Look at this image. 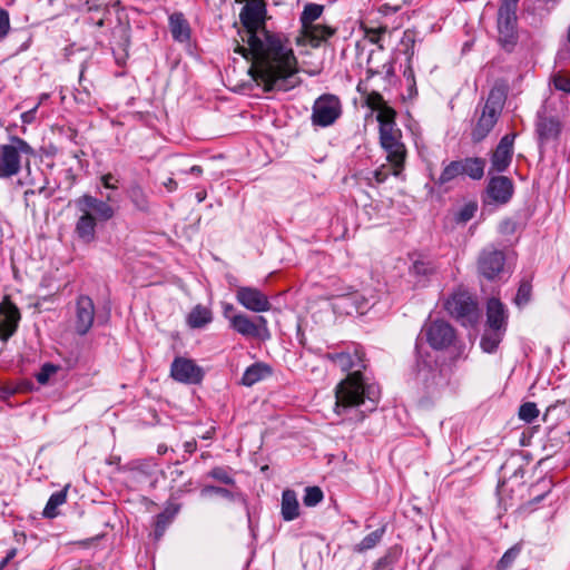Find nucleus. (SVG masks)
I'll return each mask as SVG.
<instances>
[{
    "mask_svg": "<svg viewBox=\"0 0 570 570\" xmlns=\"http://www.w3.org/2000/svg\"><path fill=\"white\" fill-rule=\"evenodd\" d=\"M266 8L250 0L240 10L243 26L235 39L234 52L250 61L249 73L265 91H288L298 83L297 61L291 47L269 32L265 23Z\"/></svg>",
    "mask_w": 570,
    "mask_h": 570,
    "instance_id": "f257e3e1",
    "label": "nucleus"
},
{
    "mask_svg": "<svg viewBox=\"0 0 570 570\" xmlns=\"http://www.w3.org/2000/svg\"><path fill=\"white\" fill-rule=\"evenodd\" d=\"M326 357L341 371H351L335 387V412L342 415L352 407L361 409L363 414L374 411L381 390L377 384L367 382L362 374V370L366 367L363 351L354 347L353 351L327 353Z\"/></svg>",
    "mask_w": 570,
    "mask_h": 570,
    "instance_id": "f03ea898",
    "label": "nucleus"
},
{
    "mask_svg": "<svg viewBox=\"0 0 570 570\" xmlns=\"http://www.w3.org/2000/svg\"><path fill=\"white\" fill-rule=\"evenodd\" d=\"M380 144L386 153V160L390 167L382 165L375 170H368L360 174V179L368 186H375L384 183L390 175L397 176L403 167L406 157L405 145L402 141V131L396 126L395 117L389 110L383 111L377 117Z\"/></svg>",
    "mask_w": 570,
    "mask_h": 570,
    "instance_id": "7ed1b4c3",
    "label": "nucleus"
},
{
    "mask_svg": "<svg viewBox=\"0 0 570 570\" xmlns=\"http://www.w3.org/2000/svg\"><path fill=\"white\" fill-rule=\"evenodd\" d=\"M110 199V196L102 200L88 194L76 199L79 216L73 232L79 242L86 245L94 243L97 238V222H107L115 216V209L108 204Z\"/></svg>",
    "mask_w": 570,
    "mask_h": 570,
    "instance_id": "20e7f679",
    "label": "nucleus"
},
{
    "mask_svg": "<svg viewBox=\"0 0 570 570\" xmlns=\"http://www.w3.org/2000/svg\"><path fill=\"white\" fill-rule=\"evenodd\" d=\"M505 94L500 88H492L487 101L476 118L475 125L471 131V138L474 142L482 141L494 128L503 109Z\"/></svg>",
    "mask_w": 570,
    "mask_h": 570,
    "instance_id": "39448f33",
    "label": "nucleus"
},
{
    "mask_svg": "<svg viewBox=\"0 0 570 570\" xmlns=\"http://www.w3.org/2000/svg\"><path fill=\"white\" fill-rule=\"evenodd\" d=\"M444 308L463 326H474L481 317L478 302L463 288L453 291L445 298Z\"/></svg>",
    "mask_w": 570,
    "mask_h": 570,
    "instance_id": "423d86ee",
    "label": "nucleus"
},
{
    "mask_svg": "<svg viewBox=\"0 0 570 570\" xmlns=\"http://www.w3.org/2000/svg\"><path fill=\"white\" fill-rule=\"evenodd\" d=\"M428 344L438 351L448 350L456 344L455 330L443 320H433L424 323L421 334Z\"/></svg>",
    "mask_w": 570,
    "mask_h": 570,
    "instance_id": "0eeeda50",
    "label": "nucleus"
},
{
    "mask_svg": "<svg viewBox=\"0 0 570 570\" xmlns=\"http://www.w3.org/2000/svg\"><path fill=\"white\" fill-rule=\"evenodd\" d=\"M21 154L30 155L32 149L20 138L13 139L10 145H0V178H9L19 173Z\"/></svg>",
    "mask_w": 570,
    "mask_h": 570,
    "instance_id": "6e6552de",
    "label": "nucleus"
},
{
    "mask_svg": "<svg viewBox=\"0 0 570 570\" xmlns=\"http://www.w3.org/2000/svg\"><path fill=\"white\" fill-rule=\"evenodd\" d=\"M342 115V104L337 96L324 94L320 96L312 108V124L317 127L332 126Z\"/></svg>",
    "mask_w": 570,
    "mask_h": 570,
    "instance_id": "1a4fd4ad",
    "label": "nucleus"
},
{
    "mask_svg": "<svg viewBox=\"0 0 570 570\" xmlns=\"http://www.w3.org/2000/svg\"><path fill=\"white\" fill-rule=\"evenodd\" d=\"M170 376L176 382L196 385L203 381L205 372L194 360L177 356L170 365Z\"/></svg>",
    "mask_w": 570,
    "mask_h": 570,
    "instance_id": "9d476101",
    "label": "nucleus"
},
{
    "mask_svg": "<svg viewBox=\"0 0 570 570\" xmlns=\"http://www.w3.org/2000/svg\"><path fill=\"white\" fill-rule=\"evenodd\" d=\"M505 255L493 246L484 248L478 258L479 273L489 281L500 278L504 272Z\"/></svg>",
    "mask_w": 570,
    "mask_h": 570,
    "instance_id": "9b49d317",
    "label": "nucleus"
},
{
    "mask_svg": "<svg viewBox=\"0 0 570 570\" xmlns=\"http://www.w3.org/2000/svg\"><path fill=\"white\" fill-rule=\"evenodd\" d=\"M235 297L238 304L255 313L267 312L272 307L268 296L257 287L238 286Z\"/></svg>",
    "mask_w": 570,
    "mask_h": 570,
    "instance_id": "f8f14e48",
    "label": "nucleus"
},
{
    "mask_svg": "<svg viewBox=\"0 0 570 570\" xmlns=\"http://www.w3.org/2000/svg\"><path fill=\"white\" fill-rule=\"evenodd\" d=\"M499 40L502 45H513L517 35L515 8L512 3H503L498 12Z\"/></svg>",
    "mask_w": 570,
    "mask_h": 570,
    "instance_id": "ddd939ff",
    "label": "nucleus"
},
{
    "mask_svg": "<svg viewBox=\"0 0 570 570\" xmlns=\"http://www.w3.org/2000/svg\"><path fill=\"white\" fill-rule=\"evenodd\" d=\"M535 132L540 147L554 142L561 132V122L553 116H548L546 111H539L537 115Z\"/></svg>",
    "mask_w": 570,
    "mask_h": 570,
    "instance_id": "4468645a",
    "label": "nucleus"
},
{
    "mask_svg": "<svg viewBox=\"0 0 570 570\" xmlns=\"http://www.w3.org/2000/svg\"><path fill=\"white\" fill-rule=\"evenodd\" d=\"M515 137L517 134L512 132L504 135L500 139L497 148L494 149L491 156L492 171L503 173L509 168L514 153L513 145Z\"/></svg>",
    "mask_w": 570,
    "mask_h": 570,
    "instance_id": "2eb2a0df",
    "label": "nucleus"
},
{
    "mask_svg": "<svg viewBox=\"0 0 570 570\" xmlns=\"http://www.w3.org/2000/svg\"><path fill=\"white\" fill-rule=\"evenodd\" d=\"M230 327L238 334L246 337H261L263 332L267 333V321L264 316H257L252 321L247 315L238 313L230 317Z\"/></svg>",
    "mask_w": 570,
    "mask_h": 570,
    "instance_id": "dca6fc26",
    "label": "nucleus"
},
{
    "mask_svg": "<svg viewBox=\"0 0 570 570\" xmlns=\"http://www.w3.org/2000/svg\"><path fill=\"white\" fill-rule=\"evenodd\" d=\"M95 320V304L87 295H80L76 302L75 331L79 335H86Z\"/></svg>",
    "mask_w": 570,
    "mask_h": 570,
    "instance_id": "f3484780",
    "label": "nucleus"
},
{
    "mask_svg": "<svg viewBox=\"0 0 570 570\" xmlns=\"http://www.w3.org/2000/svg\"><path fill=\"white\" fill-rule=\"evenodd\" d=\"M416 381L422 384L424 392L431 396H438L448 385V379L443 373L425 366L416 373Z\"/></svg>",
    "mask_w": 570,
    "mask_h": 570,
    "instance_id": "a211bd4d",
    "label": "nucleus"
},
{
    "mask_svg": "<svg viewBox=\"0 0 570 570\" xmlns=\"http://www.w3.org/2000/svg\"><path fill=\"white\" fill-rule=\"evenodd\" d=\"M487 193L495 204H507L513 195V183L505 176L492 177L488 184Z\"/></svg>",
    "mask_w": 570,
    "mask_h": 570,
    "instance_id": "6ab92c4d",
    "label": "nucleus"
},
{
    "mask_svg": "<svg viewBox=\"0 0 570 570\" xmlns=\"http://www.w3.org/2000/svg\"><path fill=\"white\" fill-rule=\"evenodd\" d=\"M20 314L18 308L10 302L3 301L0 304V337L8 340L17 330Z\"/></svg>",
    "mask_w": 570,
    "mask_h": 570,
    "instance_id": "aec40b11",
    "label": "nucleus"
},
{
    "mask_svg": "<svg viewBox=\"0 0 570 570\" xmlns=\"http://www.w3.org/2000/svg\"><path fill=\"white\" fill-rule=\"evenodd\" d=\"M508 314L504 305L498 298H490L487 304V325L490 330L505 332Z\"/></svg>",
    "mask_w": 570,
    "mask_h": 570,
    "instance_id": "412c9836",
    "label": "nucleus"
},
{
    "mask_svg": "<svg viewBox=\"0 0 570 570\" xmlns=\"http://www.w3.org/2000/svg\"><path fill=\"white\" fill-rule=\"evenodd\" d=\"M302 38L313 48H318L334 36L335 29L323 23H315L301 31Z\"/></svg>",
    "mask_w": 570,
    "mask_h": 570,
    "instance_id": "4be33fe9",
    "label": "nucleus"
},
{
    "mask_svg": "<svg viewBox=\"0 0 570 570\" xmlns=\"http://www.w3.org/2000/svg\"><path fill=\"white\" fill-rule=\"evenodd\" d=\"M157 463L154 459H139L128 462L124 470L131 473V479L141 482L150 479L155 473Z\"/></svg>",
    "mask_w": 570,
    "mask_h": 570,
    "instance_id": "5701e85b",
    "label": "nucleus"
},
{
    "mask_svg": "<svg viewBox=\"0 0 570 570\" xmlns=\"http://www.w3.org/2000/svg\"><path fill=\"white\" fill-rule=\"evenodd\" d=\"M169 29L175 41L186 42L190 39V26L183 12L169 16Z\"/></svg>",
    "mask_w": 570,
    "mask_h": 570,
    "instance_id": "b1692460",
    "label": "nucleus"
},
{
    "mask_svg": "<svg viewBox=\"0 0 570 570\" xmlns=\"http://www.w3.org/2000/svg\"><path fill=\"white\" fill-rule=\"evenodd\" d=\"M180 510V505L178 503L168 502L164 510L156 515L155 520V537L159 539L167 527L171 523L174 518Z\"/></svg>",
    "mask_w": 570,
    "mask_h": 570,
    "instance_id": "393cba45",
    "label": "nucleus"
},
{
    "mask_svg": "<svg viewBox=\"0 0 570 570\" xmlns=\"http://www.w3.org/2000/svg\"><path fill=\"white\" fill-rule=\"evenodd\" d=\"M271 373L272 368L267 364L256 362L245 370L242 376V384L245 386H252L268 376Z\"/></svg>",
    "mask_w": 570,
    "mask_h": 570,
    "instance_id": "a878e982",
    "label": "nucleus"
},
{
    "mask_svg": "<svg viewBox=\"0 0 570 570\" xmlns=\"http://www.w3.org/2000/svg\"><path fill=\"white\" fill-rule=\"evenodd\" d=\"M282 518L293 521L299 515V504L293 490H285L282 494Z\"/></svg>",
    "mask_w": 570,
    "mask_h": 570,
    "instance_id": "bb28decb",
    "label": "nucleus"
},
{
    "mask_svg": "<svg viewBox=\"0 0 570 570\" xmlns=\"http://www.w3.org/2000/svg\"><path fill=\"white\" fill-rule=\"evenodd\" d=\"M462 165V176L480 180L484 176L485 160L480 157H468L459 160Z\"/></svg>",
    "mask_w": 570,
    "mask_h": 570,
    "instance_id": "cd10ccee",
    "label": "nucleus"
},
{
    "mask_svg": "<svg viewBox=\"0 0 570 570\" xmlns=\"http://www.w3.org/2000/svg\"><path fill=\"white\" fill-rule=\"evenodd\" d=\"M213 321L212 311L204 305H196L187 316V324L191 328H202Z\"/></svg>",
    "mask_w": 570,
    "mask_h": 570,
    "instance_id": "c85d7f7f",
    "label": "nucleus"
},
{
    "mask_svg": "<svg viewBox=\"0 0 570 570\" xmlns=\"http://www.w3.org/2000/svg\"><path fill=\"white\" fill-rule=\"evenodd\" d=\"M367 304L368 302L363 295L358 293H351L338 297L335 306H343L345 307V312L351 314L353 311L352 308H348L350 306H353L356 313H363L367 307Z\"/></svg>",
    "mask_w": 570,
    "mask_h": 570,
    "instance_id": "c756f323",
    "label": "nucleus"
},
{
    "mask_svg": "<svg viewBox=\"0 0 570 570\" xmlns=\"http://www.w3.org/2000/svg\"><path fill=\"white\" fill-rule=\"evenodd\" d=\"M68 487L52 493L43 509L42 515L47 519H53L58 515V508L67 501Z\"/></svg>",
    "mask_w": 570,
    "mask_h": 570,
    "instance_id": "7c9ffc66",
    "label": "nucleus"
},
{
    "mask_svg": "<svg viewBox=\"0 0 570 570\" xmlns=\"http://www.w3.org/2000/svg\"><path fill=\"white\" fill-rule=\"evenodd\" d=\"M128 197L136 209L148 212L149 199L144 188L139 184H131L127 190Z\"/></svg>",
    "mask_w": 570,
    "mask_h": 570,
    "instance_id": "2f4dec72",
    "label": "nucleus"
},
{
    "mask_svg": "<svg viewBox=\"0 0 570 570\" xmlns=\"http://www.w3.org/2000/svg\"><path fill=\"white\" fill-rule=\"evenodd\" d=\"M324 11V6L318 3H307L301 13L299 21L302 29L308 28L312 24L317 23L316 20L321 18Z\"/></svg>",
    "mask_w": 570,
    "mask_h": 570,
    "instance_id": "473e14b6",
    "label": "nucleus"
},
{
    "mask_svg": "<svg viewBox=\"0 0 570 570\" xmlns=\"http://www.w3.org/2000/svg\"><path fill=\"white\" fill-rule=\"evenodd\" d=\"M436 269L438 265L434 261L424 256H419L413 261L410 272L415 276H430L434 274Z\"/></svg>",
    "mask_w": 570,
    "mask_h": 570,
    "instance_id": "72a5a7b5",
    "label": "nucleus"
},
{
    "mask_svg": "<svg viewBox=\"0 0 570 570\" xmlns=\"http://www.w3.org/2000/svg\"><path fill=\"white\" fill-rule=\"evenodd\" d=\"M504 332L488 328L481 337L480 346L485 353H493L503 338Z\"/></svg>",
    "mask_w": 570,
    "mask_h": 570,
    "instance_id": "f704fd0d",
    "label": "nucleus"
},
{
    "mask_svg": "<svg viewBox=\"0 0 570 570\" xmlns=\"http://www.w3.org/2000/svg\"><path fill=\"white\" fill-rule=\"evenodd\" d=\"M401 552L400 547H391L385 554L374 563L373 570H393L401 557Z\"/></svg>",
    "mask_w": 570,
    "mask_h": 570,
    "instance_id": "c9c22d12",
    "label": "nucleus"
},
{
    "mask_svg": "<svg viewBox=\"0 0 570 570\" xmlns=\"http://www.w3.org/2000/svg\"><path fill=\"white\" fill-rule=\"evenodd\" d=\"M462 165L459 160H453L446 164L439 176V178L435 180V184L439 186H444L449 184L450 181L454 180L456 177L462 176Z\"/></svg>",
    "mask_w": 570,
    "mask_h": 570,
    "instance_id": "e433bc0d",
    "label": "nucleus"
},
{
    "mask_svg": "<svg viewBox=\"0 0 570 570\" xmlns=\"http://www.w3.org/2000/svg\"><path fill=\"white\" fill-rule=\"evenodd\" d=\"M385 533V529L384 528H381V529H376L375 531L368 533L367 535H365L360 543H357L354 548L355 551L357 552H364V551H367L370 549H373L374 547H376L383 535Z\"/></svg>",
    "mask_w": 570,
    "mask_h": 570,
    "instance_id": "4c0bfd02",
    "label": "nucleus"
},
{
    "mask_svg": "<svg viewBox=\"0 0 570 570\" xmlns=\"http://www.w3.org/2000/svg\"><path fill=\"white\" fill-rule=\"evenodd\" d=\"M521 552V544H514L510 549H508L502 558L499 560L497 570H508L514 563L515 559L519 557Z\"/></svg>",
    "mask_w": 570,
    "mask_h": 570,
    "instance_id": "58836bf2",
    "label": "nucleus"
},
{
    "mask_svg": "<svg viewBox=\"0 0 570 570\" xmlns=\"http://www.w3.org/2000/svg\"><path fill=\"white\" fill-rule=\"evenodd\" d=\"M367 104L373 110L376 111V118L380 116V114H382L385 110L391 111L393 114V117H396L395 110L392 107H390L383 99V97L377 92H373L368 96Z\"/></svg>",
    "mask_w": 570,
    "mask_h": 570,
    "instance_id": "ea45409f",
    "label": "nucleus"
},
{
    "mask_svg": "<svg viewBox=\"0 0 570 570\" xmlns=\"http://www.w3.org/2000/svg\"><path fill=\"white\" fill-rule=\"evenodd\" d=\"M478 210V205L474 202L464 204L455 214L454 220L456 224H465L471 220Z\"/></svg>",
    "mask_w": 570,
    "mask_h": 570,
    "instance_id": "a19ab883",
    "label": "nucleus"
},
{
    "mask_svg": "<svg viewBox=\"0 0 570 570\" xmlns=\"http://www.w3.org/2000/svg\"><path fill=\"white\" fill-rule=\"evenodd\" d=\"M531 291H532L531 283L529 281H522L519 285V288H518V292H517V295L514 298V303L519 307L528 304L531 298Z\"/></svg>",
    "mask_w": 570,
    "mask_h": 570,
    "instance_id": "79ce46f5",
    "label": "nucleus"
},
{
    "mask_svg": "<svg viewBox=\"0 0 570 570\" xmlns=\"http://www.w3.org/2000/svg\"><path fill=\"white\" fill-rule=\"evenodd\" d=\"M538 416L539 410L533 402H527L519 409V417L527 423L533 422Z\"/></svg>",
    "mask_w": 570,
    "mask_h": 570,
    "instance_id": "37998d69",
    "label": "nucleus"
},
{
    "mask_svg": "<svg viewBox=\"0 0 570 570\" xmlns=\"http://www.w3.org/2000/svg\"><path fill=\"white\" fill-rule=\"evenodd\" d=\"M323 500V492L318 487H307L303 502L306 507H315Z\"/></svg>",
    "mask_w": 570,
    "mask_h": 570,
    "instance_id": "c03bdc74",
    "label": "nucleus"
},
{
    "mask_svg": "<svg viewBox=\"0 0 570 570\" xmlns=\"http://www.w3.org/2000/svg\"><path fill=\"white\" fill-rule=\"evenodd\" d=\"M208 475L224 484H234V478L228 468L217 466L208 472Z\"/></svg>",
    "mask_w": 570,
    "mask_h": 570,
    "instance_id": "a18cd8bd",
    "label": "nucleus"
},
{
    "mask_svg": "<svg viewBox=\"0 0 570 570\" xmlns=\"http://www.w3.org/2000/svg\"><path fill=\"white\" fill-rule=\"evenodd\" d=\"M364 30L365 38L372 42L377 45L380 42L381 36L384 35L387 31L386 26H381L379 28H370L366 26L362 27Z\"/></svg>",
    "mask_w": 570,
    "mask_h": 570,
    "instance_id": "49530a36",
    "label": "nucleus"
},
{
    "mask_svg": "<svg viewBox=\"0 0 570 570\" xmlns=\"http://www.w3.org/2000/svg\"><path fill=\"white\" fill-rule=\"evenodd\" d=\"M57 371L58 366L51 363H46L41 366L40 372L37 374V381L41 384H45Z\"/></svg>",
    "mask_w": 570,
    "mask_h": 570,
    "instance_id": "de8ad7c7",
    "label": "nucleus"
},
{
    "mask_svg": "<svg viewBox=\"0 0 570 570\" xmlns=\"http://www.w3.org/2000/svg\"><path fill=\"white\" fill-rule=\"evenodd\" d=\"M402 45L406 47V53L409 55V62L411 61L412 56L414 55V45H415V38L414 35L406 30L402 38Z\"/></svg>",
    "mask_w": 570,
    "mask_h": 570,
    "instance_id": "09e8293b",
    "label": "nucleus"
},
{
    "mask_svg": "<svg viewBox=\"0 0 570 570\" xmlns=\"http://www.w3.org/2000/svg\"><path fill=\"white\" fill-rule=\"evenodd\" d=\"M10 30V18L7 10L0 7V39H3Z\"/></svg>",
    "mask_w": 570,
    "mask_h": 570,
    "instance_id": "8fccbe9b",
    "label": "nucleus"
},
{
    "mask_svg": "<svg viewBox=\"0 0 570 570\" xmlns=\"http://www.w3.org/2000/svg\"><path fill=\"white\" fill-rule=\"evenodd\" d=\"M553 85L556 89L570 94V78L562 75H556L553 77Z\"/></svg>",
    "mask_w": 570,
    "mask_h": 570,
    "instance_id": "3c124183",
    "label": "nucleus"
},
{
    "mask_svg": "<svg viewBox=\"0 0 570 570\" xmlns=\"http://www.w3.org/2000/svg\"><path fill=\"white\" fill-rule=\"evenodd\" d=\"M203 494H210V493H214V494H217V495H220V497H224V498H230L232 497V492L225 488H220V487H214V485H207L203 489L202 491Z\"/></svg>",
    "mask_w": 570,
    "mask_h": 570,
    "instance_id": "603ef678",
    "label": "nucleus"
},
{
    "mask_svg": "<svg viewBox=\"0 0 570 570\" xmlns=\"http://www.w3.org/2000/svg\"><path fill=\"white\" fill-rule=\"evenodd\" d=\"M100 181L102 186L107 189H117L118 188V178L111 173L105 174L100 177Z\"/></svg>",
    "mask_w": 570,
    "mask_h": 570,
    "instance_id": "864d4df0",
    "label": "nucleus"
},
{
    "mask_svg": "<svg viewBox=\"0 0 570 570\" xmlns=\"http://www.w3.org/2000/svg\"><path fill=\"white\" fill-rule=\"evenodd\" d=\"M403 76L406 79L409 86L415 87L414 70L410 65L405 68Z\"/></svg>",
    "mask_w": 570,
    "mask_h": 570,
    "instance_id": "5fc2aeb1",
    "label": "nucleus"
},
{
    "mask_svg": "<svg viewBox=\"0 0 570 570\" xmlns=\"http://www.w3.org/2000/svg\"><path fill=\"white\" fill-rule=\"evenodd\" d=\"M37 108H38V106H35L32 109L23 112L22 114V121L27 122V124H30L31 121H33Z\"/></svg>",
    "mask_w": 570,
    "mask_h": 570,
    "instance_id": "6e6d98bb",
    "label": "nucleus"
},
{
    "mask_svg": "<svg viewBox=\"0 0 570 570\" xmlns=\"http://www.w3.org/2000/svg\"><path fill=\"white\" fill-rule=\"evenodd\" d=\"M234 305L230 303H223V314L226 318L230 321V317L234 315Z\"/></svg>",
    "mask_w": 570,
    "mask_h": 570,
    "instance_id": "4d7b16f0",
    "label": "nucleus"
},
{
    "mask_svg": "<svg viewBox=\"0 0 570 570\" xmlns=\"http://www.w3.org/2000/svg\"><path fill=\"white\" fill-rule=\"evenodd\" d=\"M88 98H89V91L86 88H83V91H79L78 95L76 96V100L79 102H86Z\"/></svg>",
    "mask_w": 570,
    "mask_h": 570,
    "instance_id": "13d9d810",
    "label": "nucleus"
},
{
    "mask_svg": "<svg viewBox=\"0 0 570 570\" xmlns=\"http://www.w3.org/2000/svg\"><path fill=\"white\" fill-rule=\"evenodd\" d=\"M164 186L168 191H174L177 189V183L173 178H168L167 181L164 183Z\"/></svg>",
    "mask_w": 570,
    "mask_h": 570,
    "instance_id": "bf43d9fd",
    "label": "nucleus"
},
{
    "mask_svg": "<svg viewBox=\"0 0 570 570\" xmlns=\"http://www.w3.org/2000/svg\"><path fill=\"white\" fill-rule=\"evenodd\" d=\"M184 446L186 452L193 453L196 450V441H187L185 442Z\"/></svg>",
    "mask_w": 570,
    "mask_h": 570,
    "instance_id": "052dcab7",
    "label": "nucleus"
},
{
    "mask_svg": "<svg viewBox=\"0 0 570 570\" xmlns=\"http://www.w3.org/2000/svg\"><path fill=\"white\" fill-rule=\"evenodd\" d=\"M542 483L548 488V490L544 493L537 495L533 499L534 502L541 501L546 497V494L550 491L551 482L550 481H543Z\"/></svg>",
    "mask_w": 570,
    "mask_h": 570,
    "instance_id": "680f3d73",
    "label": "nucleus"
},
{
    "mask_svg": "<svg viewBox=\"0 0 570 570\" xmlns=\"http://www.w3.org/2000/svg\"><path fill=\"white\" fill-rule=\"evenodd\" d=\"M16 554V551L14 550H11L7 557L0 562V570H2L6 564L10 561V559H12Z\"/></svg>",
    "mask_w": 570,
    "mask_h": 570,
    "instance_id": "e2e57ef3",
    "label": "nucleus"
},
{
    "mask_svg": "<svg viewBox=\"0 0 570 570\" xmlns=\"http://www.w3.org/2000/svg\"><path fill=\"white\" fill-rule=\"evenodd\" d=\"M189 174L195 175V176H200L203 174V169L200 166L195 165V166L190 167Z\"/></svg>",
    "mask_w": 570,
    "mask_h": 570,
    "instance_id": "0e129e2a",
    "label": "nucleus"
},
{
    "mask_svg": "<svg viewBox=\"0 0 570 570\" xmlns=\"http://www.w3.org/2000/svg\"><path fill=\"white\" fill-rule=\"evenodd\" d=\"M196 198H197L198 203H202L206 198V193L205 191H198L196 194Z\"/></svg>",
    "mask_w": 570,
    "mask_h": 570,
    "instance_id": "69168bd1",
    "label": "nucleus"
},
{
    "mask_svg": "<svg viewBox=\"0 0 570 570\" xmlns=\"http://www.w3.org/2000/svg\"><path fill=\"white\" fill-rule=\"evenodd\" d=\"M96 26L97 27H102L104 26V19H99L97 22H96Z\"/></svg>",
    "mask_w": 570,
    "mask_h": 570,
    "instance_id": "338daca9",
    "label": "nucleus"
},
{
    "mask_svg": "<svg viewBox=\"0 0 570 570\" xmlns=\"http://www.w3.org/2000/svg\"><path fill=\"white\" fill-rule=\"evenodd\" d=\"M568 41L570 43V26H569V30H568Z\"/></svg>",
    "mask_w": 570,
    "mask_h": 570,
    "instance_id": "774afa93",
    "label": "nucleus"
}]
</instances>
